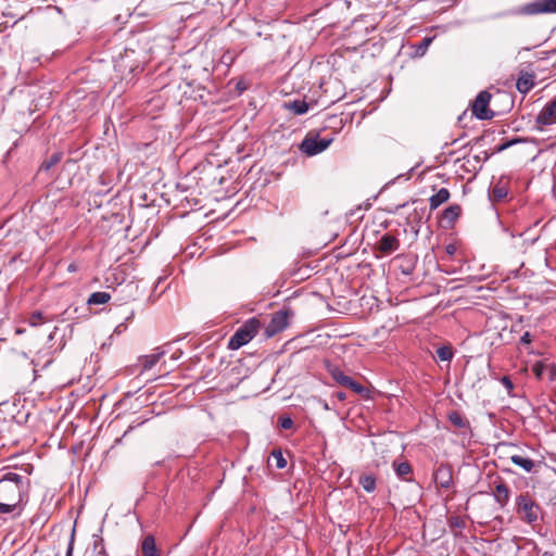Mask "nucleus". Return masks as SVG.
Listing matches in <instances>:
<instances>
[{
  "label": "nucleus",
  "mask_w": 556,
  "mask_h": 556,
  "mask_svg": "<svg viewBox=\"0 0 556 556\" xmlns=\"http://www.w3.org/2000/svg\"><path fill=\"white\" fill-rule=\"evenodd\" d=\"M164 352L153 353L146 355L141 358L142 370H150L160 361Z\"/></svg>",
  "instance_id": "obj_23"
},
{
  "label": "nucleus",
  "mask_w": 556,
  "mask_h": 556,
  "mask_svg": "<svg viewBox=\"0 0 556 556\" xmlns=\"http://www.w3.org/2000/svg\"><path fill=\"white\" fill-rule=\"evenodd\" d=\"M73 532H75V530H73ZM73 552H74V533H72L65 556H73Z\"/></svg>",
  "instance_id": "obj_36"
},
{
  "label": "nucleus",
  "mask_w": 556,
  "mask_h": 556,
  "mask_svg": "<svg viewBox=\"0 0 556 556\" xmlns=\"http://www.w3.org/2000/svg\"><path fill=\"white\" fill-rule=\"evenodd\" d=\"M134 429H135V426H129V427L127 428V430L124 432L123 437H122V438L116 439V441H115V442H116L117 444H118V443H121V442H122V439H123L124 437H126L128 433H130Z\"/></svg>",
  "instance_id": "obj_42"
},
{
  "label": "nucleus",
  "mask_w": 556,
  "mask_h": 556,
  "mask_svg": "<svg viewBox=\"0 0 556 556\" xmlns=\"http://www.w3.org/2000/svg\"><path fill=\"white\" fill-rule=\"evenodd\" d=\"M532 341V336L529 331H526L521 338H520V343L526 345V344H530Z\"/></svg>",
  "instance_id": "obj_34"
},
{
  "label": "nucleus",
  "mask_w": 556,
  "mask_h": 556,
  "mask_svg": "<svg viewBox=\"0 0 556 556\" xmlns=\"http://www.w3.org/2000/svg\"><path fill=\"white\" fill-rule=\"evenodd\" d=\"M413 270H414V267L412 265H408V266L402 268V273L407 276L413 274Z\"/></svg>",
  "instance_id": "obj_43"
},
{
  "label": "nucleus",
  "mask_w": 556,
  "mask_h": 556,
  "mask_svg": "<svg viewBox=\"0 0 556 556\" xmlns=\"http://www.w3.org/2000/svg\"><path fill=\"white\" fill-rule=\"evenodd\" d=\"M111 300V294L103 291L93 292L88 298V305L105 304Z\"/></svg>",
  "instance_id": "obj_22"
},
{
  "label": "nucleus",
  "mask_w": 556,
  "mask_h": 556,
  "mask_svg": "<svg viewBox=\"0 0 556 556\" xmlns=\"http://www.w3.org/2000/svg\"><path fill=\"white\" fill-rule=\"evenodd\" d=\"M334 396H336L340 402H343V401H345V400H346V394H345L344 392H341V391H340V392H337V393L334 394Z\"/></svg>",
  "instance_id": "obj_44"
},
{
  "label": "nucleus",
  "mask_w": 556,
  "mask_h": 556,
  "mask_svg": "<svg viewBox=\"0 0 556 556\" xmlns=\"http://www.w3.org/2000/svg\"><path fill=\"white\" fill-rule=\"evenodd\" d=\"M73 532H75V530H73ZM73 552H74V533H72L65 556H73Z\"/></svg>",
  "instance_id": "obj_38"
},
{
  "label": "nucleus",
  "mask_w": 556,
  "mask_h": 556,
  "mask_svg": "<svg viewBox=\"0 0 556 556\" xmlns=\"http://www.w3.org/2000/svg\"><path fill=\"white\" fill-rule=\"evenodd\" d=\"M289 311L280 309L273 314L271 319L265 328V334L267 338H271L275 334L285 330L289 325Z\"/></svg>",
  "instance_id": "obj_8"
},
{
  "label": "nucleus",
  "mask_w": 556,
  "mask_h": 556,
  "mask_svg": "<svg viewBox=\"0 0 556 556\" xmlns=\"http://www.w3.org/2000/svg\"><path fill=\"white\" fill-rule=\"evenodd\" d=\"M516 513L520 516V518L529 523L533 525L539 520V516L541 513L540 505L534 501L532 495L529 492L520 493L516 500Z\"/></svg>",
  "instance_id": "obj_2"
},
{
  "label": "nucleus",
  "mask_w": 556,
  "mask_h": 556,
  "mask_svg": "<svg viewBox=\"0 0 556 556\" xmlns=\"http://www.w3.org/2000/svg\"><path fill=\"white\" fill-rule=\"evenodd\" d=\"M271 456L276 459V466L278 469H283L287 466V460L280 450H274L271 452Z\"/></svg>",
  "instance_id": "obj_28"
},
{
  "label": "nucleus",
  "mask_w": 556,
  "mask_h": 556,
  "mask_svg": "<svg viewBox=\"0 0 556 556\" xmlns=\"http://www.w3.org/2000/svg\"><path fill=\"white\" fill-rule=\"evenodd\" d=\"M73 532H75V530H73ZM73 552H74V533H72L65 556H73Z\"/></svg>",
  "instance_id": "obj_39"
},
{
  "label": "nucleus",
  "mask_w": 556,
  "mask_h": 556,
  "mask_svg": "<svg viewBox=\"0 0 556 556\" xmlns=\"http://www.w3.org/2000/svg\"><path fill=\"white\" fill-rule=\"evenodd\" d=\"M73 532H75V530H73ZM73 552H74V533H72L65 556H73Z\"/></svg>",
  "instance_id": "obj_35"
},
{
  "label": "nucleus",
  "mask_w": 556,
  "mask_h": 556,
  "mask_svg": "<svg viewBox=\"0 0 556 556\" xmlns=\"http://www.w3.org/2000/svg\"><path fill=\"white\" fill-rule=\"evenodd\" d=\"M494 500L501 506L505 507L510 497V490L503 480H498L494 485Z\"/></svg>",
  "instance_id": "obj_14"
},
{
  "label": "nucleus",
  "mask_w": 556,
  "mask_h": 556,
  "mask_svg": "<svg viewBox=\"0 0 556 556\" xmlns=\"http://www.w3.org/2000/svg\"><path fill=\"white\" fill-rule=\"evenodd\" d=\"M318 402H319V404L321 405V407H323L325 410H330V409H331L327 401H325V400H319Z\"/></svg>",
  "instance_id": "obj_45"
},
{
  "label": "nucleus",
  "mask_w": 556,
  "mask_h": 556,
  "mask_svg": "<svg viewBox=\"0 0 556 556\" xmlns=\"http://www.w3.org/2000/svg\"><path fill=\"white\" fill-rule=\"evenodd\" d=\"M358 483L367 493H372L377 486L376 477L371 473H364L359 477Z\"/></svg>",
  "instance_id": "obj_21"
},
{
  "label": "nucleus",
  "mask_w": 556,
  "mask_h": 556,
  "mask_svg": "<svg viewBox=\"0 0 556 556\" xmlns=\"http://www.w3.org/2000/svg\"><path fill=\"white\" fill-rule=\"evenodd\" d=\"M432 40H433V38H431V37H425V38L419 42V45H418V47H417V51H416V52H417L418 54L422 55V54L427 51V49L429 48V46L431 45Z\"/></svg>",
  "instance_id": "obj_30"
},
{
  "label": "nucleus",
  "mask_w": 556,
  "mask_h": 556,
  "mask_svg": "<svg viewBox=\"0 0 556 556\" xmlns=\"http://www.w3.org/2000/svg\"><path fill=\"white\" fill-rule=\"evenodd\" d=\"M30 479L12 470L0 472V520L18 519L25 511L30 495Z\"/></svg>",
  "instance_id": "obj_1"
},
{
  "label": "nucleus",
  "mask_w": 556,
  "mask_h": 556,
  "mask_svg": "<svg viewBox=\"0 0 556 556\" xmlns=\"http://www.w3.org/2000/svg\"><path fill=\"white\" fill-rule=\"evenodd\" d=\"M518 140H510V141H506L502 144H500L497 148H496V151L497 152H502L504 150H506L507 148L511 147L515 142H517Z\"/></svg>",
  "instance_id": "obj_40"
},
{
  "label": "nucleus",
  "mask_w": 556,
  "mask_h": 556,
  "mask_svg": "<svg viewBox=\"0 0 556 556\" xmlns=\"http://www.w3.org/2000/svg\"><path fill=\"white\" fill-rule=\"evenodd\" d=\"M15 332H16L17 334H21V333H23V332H24V330H22V329H18V328H17Z\"/></svg>",
  "instance_id": "obj_48"
},
{
  "label": "nucleus",
  "mask_w": 556,
  "mask_h": 556,
  "mask_svg": "<svg viewBox=\"0 0 556 556\" xmlns=\"http://www.w3.org/2000/svg\"><path fill=\"white\" fill-rule=\"evenodd\" d=\"M73 532H75V530H73ZM73 552H74V533H72L65 556H73Z\"/></svg>",
  "instance_id": "obj_37"
},
{
  "label": "nucleus",
  "mask_w": 556,
  "mask_h": 556,
  "mask_svg": "<svg viewBox=\"0 0 556 556\" xmlns=\"http://www.w3.org/2000/svg\"><path fill=\"white\" fill-rule=\"evenodd\" d=\"M510 462L516 466L522 468L526 472L534 471L535 463L529 457H523L521 455H511Z\"/></svg>",
  "instance_id": "obj_19"
},
{
  "label": "nucleus",
  "mask_w": 556,
  "mask_h": 556,
  "mask_svg": "<svg viewBox=\"0 0 556 556\" xmlns=\"http://www.w3.org/2000/svg\"><path fill=\"white\" fill-rule=\"evenodd\" d=\"M142 556H160V551L156 547L155 539L153 535H146L141 541Z\"/></svg>",
  "instance_id": "obj_16"
},
{
  "label": "nucleus",
  "mask_w": 556,
  "mask_h": 556,
  "mask_svg": "<svg viewBox=\"0 0 556 556\" xmlns=\"http://www.w3.org/2000/svg\"><path fill=\"white\" fill-rule=\"evenodd\" d=\"M544 369H545V365L542 362H536L532 367V371L534 372V375L538 379L542 378Z\"/></svg>",
  "instance_id": "obj_32"
},
{
  "label": "nucleus",
  "mask_w": 556,
  "mask_h": 556,
  "mask_svg": "<svg viewBox=\"0 0 556 556\" xmlns=\"http://www.w3.org/2000/svg\"><path fill=\"white\" fill-rule=\"evenodd\" d=\"M535 124L540 130L543 126L556 124V98L542 108L535 117Z\"/></svg>",
  "instance_id": "obj_9"
},
{
  "label": "nucleus",
  "mask_w": 556,
  "mask_h": 556,
  "mask_svg": "<svg viewBox=\"0 0 556 556\" xmlns=\"http://www.w3.org/2000/svg\"><path fill=\"white\" fill-rule=\"evenodd\" d=\"M261 321L256 317L249 318L232 334L228 342V349L238 350L248 344L257 333Z\"/></svg>",
  "instance_id": "obj_3"
},
{
  "label": "nucleus",
  "mask_w": 556,
  "mask_h": 556,
  "mask_svg": "<svg viewBox=\"0 0 556 556\" xmlns=\"http://www.w3.org/2000/svg\"><path fill=\"white\" fill-rule=\"evenodd\" d=\"M452 526H455V527H463L464 526V522L462 520H459L458 518H455L452 522H451Z\"/></svg>",
  "instance_id": "obj_46"
},
{
  "label": "nucleus",
  "mask_w": 556,
  "mask_h": 556,
  "mask_svg": "<svg viewBox=\"0 0 556 556\" xmlns=\"http://www.w3.org/2000/svg\"><path fill=\"white\" fill-rule=\"evenodd\" d=\"M447 419L457 429H470L469 420L457 410L450 412L447 414Z\"/></svg>",
  "instance_id": "obj_17"
},
{
  "label": "nucleus",
  "mask_w": 556,
  "mask_h": 556,
  "mask_svg": "<svg viewBox=\"0 0 556 556\" xmlns=\"http://www.w3.org/2000/svg\"><path fill=\"white\" fill-rule=\"evenodd\" d=\"M399 248V239L390 233H384L378 241V250L386 255L395 252Z\"/></svg>",
  "instance_id": "obj_13"
},
{
  "label": "nucleus",
  "mask_w": 556,
  "mask_h": 556,
  "mask_svg": "<svg viewBox=\"0 0 556 556\" xmlns=\"http://www.w3.org/2000/svg\"><path fill=\"white\" fill-rule=\"evenodd\" d=\"M327 368L328 372L338 384L351 389L353 392L359 395L367 393V390L364 386L355 381L352 377L345 375L339 367L328 366Z\"/></svg>",
  "instance_id": "obj_5"
},
{
  "label": "nucleus",
  "mask_w": 556,
  "mask_h": 556,
  "mask_svg": "<svg viewBox=\"0 0 556 556\" xmlns=\"http://www.w3.org/2000/svg\"><path fill=\"white\" fill-rule=\"evenodd\" d=\"M556 13V0H534L522 7L511 9L501 16L506 15H538Z\"/></svg>",
  "instance_id": "obj_4"
},
{
  "label": "nucleus",
  "mask_w": 556,
  "mask_h": 556,
  "mask_svg": "<svg viewBox=\"0 0 556 556\" xmlns=\"http://www.w3.org/2000/svg\"><path fill=\"white\" fill-rule=\"evenodd\" d=\"M283 105L287 110L293 112L295 115L305 114L309 109V105L305 100H293L285 102Z\"/></svg>",
  "instance_id": "obj_20"
},
{
  "label": "nucleus",
  "mask_w": 556,
  "mask_h": 556,
  "mask_svg": "<svg viewBox=\"0 0 556 556\" xmlns=\"http://www.w3.org/2000/svg\"><path fill=\"white\" fill-rule=\"evenodd\" d=\"M501 383L506 388L507 390V393L508 394H511V391L514 389V383L513 381L510 380V378L508 376H503L501 379H500Z\"/></svg>",
  "instance_id": "obj_33"
},
{
  "label": "nucleus",
  "mask_w": 556,
  "mask_h": 556,
  "mask_svg": "<svg viewBox=\"0 0 556 556\" xmlns=\"http://www.w3.org/2000/svg\"><path fill=\"white\" fill-rule=\"evenodd\" d=\"M543 556H553V554H552V553H549V552H545V553L543 554Z\"/></svg>",
  "instance_id": "obj_49"
},
{
  "label": "nucleus",
  "mask_w": 556,
  "mask_h": 556,
  "mask_svg": "<svg viewBox=\"0 0 556 556\" xmlns=\"http://www.w3.org/2000/svg\"><path fill=\"white\" fill-rule=\"evenodd\" d=\"M437 356L441 362H451L454 357V351L452 345H442L437 349Z\"/></svg>",
  "instance_id": "obj_26"
},
{
  "label": "nucleus",
  "mask_w": 556,
  "mask_h": 556,
  "mask_svg": "<svg viewBox=\"0 0 556 556\" xmlns=\"http://www.w3.org/2000/svg\"><path fill=\"white\" fill-rule=\"evenodd\" d=\"M450 199V191L446 188H441L435 194L429 199L430 210H437L441 204Z\"/></svg>",
  "instance_id": "obj_18"
},
{
  "label": "nucleus",
  "mask_w": 556,
  "mask_h": 556,
  "mask_svg": "<svg viewBox=\"0 0 556 556\" xmlns=\"http://www.w3.org/2000/svg\"><path fill=\"white\" fill-rule=\"evenodd\" d=\"M457 251V248L455 244L450 243L445 247V252L447 255L453 256Z\"/></svg>",
  "instance_id": "obj_41"
},
{
  "label": "nucleus",
  "mask_w": 556,
  "mask_h": 556,
  "mask_svg": "<svg viewBox=\"0 0 556 556\" xmlns=\"http://www.w3.org/2000/svg\"><path fill=\"white\" fill-rule=\"evenodd\" d=\"M278 425L281 429L289 430L293 427L294 422L289 416H280L278 419Z\"/></svg>",
  "instance_id": "obj_29"
},
{
  "label": "nucleus",
  "mask_w": 556,
  "mask_h": 556,
  "mask_svg": "<svg viewBox=\"0 0 556 556\" xmlns=\"http://www.w3.org/2000/svg\"><path fill=\"white\" fill-rule=\"evenodd\" d=\"M535 86L533 72L520 70L516 81V88L520 93L527 94Z\"/></svg>",
  "instance_id": "obj_12"
},
{
  "label": "nucleus",
  "mask_w": 556,
  "mask_h": 556,
  "mask_svg": "<svg viewBox=\"0 0 556 556\" xmlns=\"http://www.w3.org/2000/svg\"><path fill=\"white\" fill-rule=\"evenodd\" d=\"M93 544H92V551L96 554V556H108V553L105 551L104 546V540L101 536V534H93Z\"/></svg>",
  "instance_id": "obj_25"
},
{
  "label": "nucleus",
  "mask_w": 556,
  "mask_h": 556,
  "mask_svg": "<svg viewBox=\"0 0 556 556\" xmlns=\"http://www.w3.org/2000/svg\"><path fill=\"white\" fill-rule=\"evenodd\" d=\"M392 467L397 478L407 482L412 481L413 469L408 462H393Z\"/></svg>",
  "instance_id": "obj_15"
},
{
  "label": "nucleus",
  "mask_w": 556,
  "mask_h": 556,
  "mask_svg": "<svg viewBox=\"0 0 556 556\" xmlns=\"http://www.w3.org/2000/svg\"><path fill=\"white\" fill-rule=\"evenodd\" d=\"M555 52H556V50H555Z\"/></svg>",
  "instance_id": "obj_50"
},
{
  "label": "nucleus",
  "mask_w": 556,
  "mask_h": 556,
  "mask_svg": "<svg viewBox=\"0 0 556 556\" xmlns=\"http://www.w3.org/2000/svg\"><path fill=\"white\" fill-rule=\"evenodd\" d=\"M433 480L439 488L451 489L453 485L452 467L441 464L433 472Z\"/></svg>",
  "instance_id": "obj_10"
},
{
  "label": "nucleus",
  "mask_w": 556,
  "mask_h": 556,
  "mask_svg": "<svg viewBox=\"0 0 556 556\" xmlns=\"http://www.w3.org/2000/svg\"><path fill=\"white\" fill-rule=\"evenodd\" d=\"M42 319L43 317L40 312H34L28 318V324L33 327H36L42 323Z\"/></svg>",
  "instance_id": "obj_31"
},
{
  "label": "nucleus",
  "mask_w": 556,
  "mask_h": 556,
  "mask_svg": "<svg viewBox=\"0 0 556 556\" xmlns=\"http://www.w3.org/2000/svg\"><path fill=\"white\" fill-rule=\"evenodd\" d=\"M491 93L486 90L480 91L472 104V114L480 121L493 118L494 113L488 109Z\"/></svg>",
  "instance_id": "obj_7"
},
{
  "label": "nucleus",
  "mask_w": 556,
  "mask_h": 556,
  "mask_svg": "<svg viewBox=\"0 0 556 556\" xmlns=\"http://www.w3.org/2000/svg\"><path fill=\"white\" fill-rule=\"evenodd\" d=\"M462 208L458 204H453L446 207L443 212V219L448 223H454L460 215Z\"/></svg>",
  "instance_id": "obj_24"
},
{
  "label": "nucleus",
  "mask_w": 556,
  "mask_h": 556,
  "mask_svg": "<svg viewBox=\"0 0 556 556\" xmlns=\"http://www.w3.org/2000/svg\"><path fill=\"white\" fill-rule=\"evenodd\" d=\"M62 159V154L61 153H53L49 160L45 161L41 165V167L45 169V170H49L51 167H53L54 165H56Z\"/></svg>",
  "instance_id": "obj_27"
},
{
  "label": "nucleus",
  "mask_w": 556,
  "mask_h": 556,
  "mask_svg": "<svg viewBox=\"0 0 556 556\" xmlns=\"http://www.w3.org/2000/svg\"><path fill=\"white\" fill-rule=\"evenodd\" d=\"M76 270V266L74 264H71L68 266V271H75Z\"/></svg>",
  "instance_id": "obj_47"
},
{
  "label": "nucleus",
  "mask_w": 556,
  "mask_h": 556,
  "mask_svg": "<svg viewBox=\"0 0 556 556\" xmlns=\"http://www.w3.org/2000/svg\"><path fill=\"white\" fill-rule=\"evenodd\" d=\"M509 179L505 176L498 178V180L491 186L489 189V197L492 202H502L508 194Z\"/></svg>",
  "instance_id": "obj_11"
},
{
  "label": "nucleus",
  "mask_w": 556,
  "mask_h": 556,
  "mask_svg": "<svg viewBox=\"0 0 556 556\" xmlns=\"http://www.w3.org/2000/svg\"><path fill=\"white\" fill-rule=\"evenodd\" d=\"M332 138L320 139L318 138L317 135L313 136L308 134L301 142L300 150L304 154L313 156L325 151L330 146Z\"/></svg>",
  "instance_id": "obj_6"
}]
</instances>
